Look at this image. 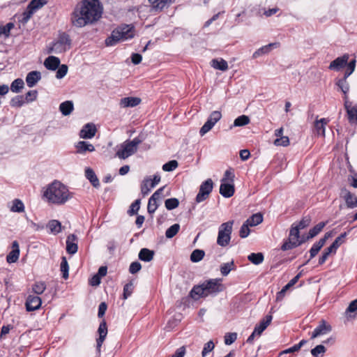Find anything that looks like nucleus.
Wrapping results in <instances>:
<instances>
[{
	"mask_svg": "<svg viewBox=\"0 0 357 357\" xmlns=\"http://www.w3.org/2000/svg\"><path fill=\"white\" fill-rule=\"evenodd\" d=\"M103 8L99 0H82L74 8L70 17L72 24L77 28L97 22L102 16Z\"/></svg>",
	"mask_w": 357,
	"mask_h": 357,
	"instance_id": "f257e3e1",
	"label": "nucleus"
},
{
	"mask_svg": "<svg viewBox=\"0 0 357 357\" xmlns=\"http://www.w3.org/2000/svg\"><path fill=\"white\" fill-rule=\"evenodd\" d=\"M73 197L68 188L61 181L54 180L43 188V199L49 204L61 206Z\"/></svg>",
	"mask_w": 357,
	"mask_h": 357,
	"instance_id": "f03ea898",
	"label": "nucleus"
},
{
	"mask_svg": "<svg viewBox=\"0 0 357 357\" xmlns=\"http://www.w3.org/2000/svg\"><path fill=\"white\" fill-rule=\"evenodd\" d=\"M135 35V31L132 25L123 24L113 30L111 36L105 40V44L107 46H113L119 42L132 38Z\"/></svg>",
	"mask_w": 357,
	"mask_h": 357,
	"instance_id": "7ed1b4c3",
	"label": "nucleus"
},
{
	"mask_svg": "<svg viewBox=\"0 0 357 357\" xmlns=\"http://www.w3.org/2000/svg\"><path fill=\"white\" fill-rule=\"evenodd\" d=\"M142 142L139 137L132 140H126L117 147L116 155L120 159H126L137 151L138 145Z\"/></svg>",
	"mask_w": 357,
	"mask_h": 357,
	"instance_id": "20e7f679",
	"label": "nucleus"
},
{
	"mask_svg": "<svg viewBox=\"0 0 357 357\" xmlns=\"http://www.w3.org/2000/svg\"><path fill=\"white\" fill-rule=\"evenodd\" d=\"M234 221H228L220 225L218 229L217 243L220 246L225 247L229 245L231 240Z\"/></svg>",
	"mask_w": 357,
	"mask_h": 357,
	"instance_id": "39448f33",
	"label": "nucleus"
},
{
	"mask_svg": "<svg viewBox=\"0 0 357 357\" xmlns=\"http://www.w3.org/2000/svg\"><path fill=\"white\" fill-rule=\"evenodd\" d=\"M70 47V39L68 34H61L58 40L52 44V51L55 54L64 52Z\"/></svg>",
	"mask_w": 357,
	"mask_h": 357,
	"instance_id": "423d86ee",
	"label": "nucleus"
},
{
	"mask_svg": "<svg viewBox=\"0 0 357 357\" xmlns=\"http://www.w3.org/2000/svg\"><path fill=\"white\" fill-rule=\"evenodd\" d=\"M213 187V183L211 178H208L204 182H203L201 184L199 192L196 196V202L197 203H200L206 200L212 192Z\"/></svg>",
	"mask_w": 357,
	"mask_h": 357,
	"instance_id": "0eeeda50",
	"label": "nucleus"
},
{
	"mask_svg": "<svg viewBox=\"0 0 357 357\" xmlns=\"http://www.w3.org/2000/svg\"><path fill=\"white\" fill-rule=\"evenodd\" d=\"M221 279H211L204 283L207 296L215 294L223 291L224 287L221 283Z\"/></svg>",
	"mask_w": 357,
	"mask_h": 357,
	"instance_id": "6e6552de",
	"label": "nucleus"
},
{
	"mask_svg": "<svg viewBox=\"0 0 357 357\" xmlns=\"http://www.w3.org/2000/svg\"><path fill=\"white\" fill-rule=\"evenodd\" d=\"M160 181V176L158 174H155L153 176V178L146 177L142 181L141 185V192L145 196L147 195L151 190L156 185L159 183Z\"/></svg>",
	"mask_w": 357,
	"mask_h": 357,
	"instance_id": "1a4fd4ad",
	"label": "nucleus"
},
{
	"mask_svg": "<svg viewBox=\"0 0 357 357\" xmlns=\"http://www.w3.org/2000/svg\"><path fill=\"white\" fill-rule=\"evenodd\" d=\"M41 304V298L39 296L35 295L28 296L25 303L26 309L28 312L38 310L40 307Z\"/></svg>",
	"mask_w": 357,
	"mask_h": 357,
	"instance_id": "9d476101",
	"label": "nucleus"
},
{
	"mask_svg": "<svg viewBox=\"0 0 357 357\" xmlns=\"http://www.w3.org/2000/svg\"><path fill=\"white\" fill-rule=\"evenodd\" d=\"M340 195L344 199L347 208H354L357 207V197L355 195L347 189H342Z\"/></svg>",
	"mask_w": 357,
	"mask_h": 357,
	"instance_id": "9b49d317",
	"label": "nucleus"
},
{
	"mask_svg": "<svg viewBox=\"0 0 357 357\" xmlns=\"http://www.w3.org/2000/svg\"><path fill=\"white\" fill-rule=\"evenodd\" d=\"M349 58V56L347 54L337 57L330 63L328 68L331 70L339 71L347 64Z\"/></svg>",
	"mask_w": 357,
	"mask_h": 357,
	"instance_id": "f8f14e48",
	"label": "nucleus"
},
{
	"mask_svg": "<svg viewBox=\"0 0 357 357\" xmlns=\"http://www.w3.org/2000/svg\"><path fill=\"white\" fill-rule=\"evenodd\" d=\"M331 330V326L328 324L326 321L321 320L319 325L312 332L311 337L314 339L319 336L326 335L330 333Z\"/></svg>",
	"mask_w": 357,
	"mask_h": 357,
	"instance_id": "ddd939ff",
	"label": "nucleus"
},
{
	"mask_svg": "<svg viewBox=\"0 0 357 357\" xmlns=\"http://www.w3.org/2000/svg\"><path fill=\"white\" fill-rule=\"evenodd\" d=\"M96 132V128L93 123H89L83 126L79 132V137L82 139H91Z\"/></svg>",
	"mask_w": 357,
	"mask_h": 357,
	"instance_id": "4468645a",
	"label": "nucleus"
},
{
	"mask_svg": "<svg viewBox=\"0 0 357 357\" xmlns=\"http://www.w3.org/2000/svg\"><path fill=\"white\" fill-rule=\"evenodd\" d=\"M98 333L99 334V337L97 339V350L98 353H100L101 346L107 335V327L105 321H102L100 324Z\"/></svg>",
	"mask_w": 357,
	"mask_h": 357,
	"instance_id": "2eb2a0df",
	"label": "nucleus"
},
{
	"mask_svg": "<svg viewBox=\"0 0 357 357\" xmlns=\"http://www.w3.org/2000/svg\"><path fill=\"white\" fill-rule=\"evenodd\" d=\"M151 4V10L154 12H160L172 4L174 0H148Z\"/></svg>",
	"mask_w": 357,
	"mask_h": 357,
	"instance_id": "dca6fc26",
	"label": "nucleus"
},
{
	"mask_svg": "<svg viewBox=\"0 0 357 357\" xmlns=\"http://www.w3.org/2000/svg\"><path fill=\"white\" fill-rule=\"evenodd\" d=\"M77 238L74 234H70L66 239V251L70 255H74L77 252Z\"/></svg>",
	"mask_w": 357,
	"mask_h": 357,
	"instance_id": "f3484780",
	"label": "nucleus"
},
{
	"mask_svg": "<svg viewBox=\"0 0 357 357\" xmlns=\"http://www.w3.org/2000/svg\"><path fill=\"white\" fill-rule=\"evenodd\" d=\"M76 153L79 154H85L86 152H93L94 146L86 141H79L75 144Z\"/></svg>",
	"mask_w": 357,
	"mask_h": 357,
	"instance_id": "a211bd4d",
	"label": "nucleus"
},
{
	"mask_svg": "<svg viewBox=\"0 0 357 357\" xmlns=\"http://www.w3.org/2000/svg\"><path fill=\"white\" fill-rule=\"evenodd\" d=\"M234 183H221L220 186V195L226 198H229L234 194Z\"/></svg>",
	"mask_w": 357,
	"mask_h": 357,
	"instance_id": "6ab92c4d",
	"label": "nucleus"
},
{
	"mask_svg": "<svg viewBox=\"0 0 357 357\" xmlns=\"http://www.w3.org/2000/svg\"><path fill=\"white\" fill-rule=\"evenodd\" d=\"M20 256V248L17 241H15L12 243V250L7 255L6 260L9 264L15 263L17 261Z\"/></svg>",
	"mask_w": 357,
	"mask_h": 357,
	"instance_id": "aec40b11",
	"label": "nucleus"
},
{
	"mask_svg": "<svg viewBox=\"0 0 357 357\" xmlns=\"http://www.w3.org/2000/svg\"><path fill=\"white\" fill-rule=\"evenodd\" d=\"M273 317L271 314L266 315L259 324L256 325L255 327V333H257V335L260 336L261 334L264 332V331L268 327V326L271 324L272 321Z\"/></svg>",
	"mask_w": 357,
	"mask_h": 357,
	"instance_id": "412c9836",
	"label": "nucleus"
},
{
	"mask_svg": "<svg viewBox=\"0 0 357 357\" xmlns=\"http://www.w3.org/2000/svg\"><path fill=\"white\" fill-rule=\"evenodd\" d=\"M41 79V73L39 71L33 70L29 73L26 77V82L29 87L34 86Z\"/></svg>",
	"mask_w": 357,
	"mask_h": 357,
	"instance_id": "4be33fe9",
	"label": "nucleus"
},
{
	"mask_svg": "<svg viewBox=\"0 0 357 357\" xmlns=\"http://www.w3.org/2000/svg\"><path fill=\"white\" fill-rule=\"evenodd\" d=\"M300 229H298L296 225L293 224L291 225L290 231H289V240L292 241L294 242L293 243L294 245H300L303 241L300 239Z\"/></svg>",
	"mask_w": 357,
	"mask_h": 357,
	"instance_id": "5701e85b",
	"label": "nucleus"
},
{
	"mask_svg": "<svg viewBox=\"0 0 357 357\" xmlns=\"http://www.w3.org/2000/svg\"><path fill=\"white\" fill-rule=\"evenodd\" d=\"M141 102V99L137 97H126L120 100L121 107H133Z\"/></svg>",
	"mask_w": 357,
	"mask_h": 357,
	"instance_id": "b1692460",
	"label": "nucleus"
},
{
	"mask_svg": "<svg viewBox=\"0 0 357 357\" xmlns=\"http://www.w3.org/2000/svg\"><path fill=\"white\" fill-rule=\"evenodd\" d=\"M60 65V59L54 56H48L44 61L45 67L50 70H56Z\"/></svg>",
	"mask_w": 357,
	"mask_h": 357,
	"instance_id": "393cba45",
	"label": "nucleus"
},
{
	"mask_svg": "<svg viewBox=\"0 0 357 357\" xmlns=\"http://www.w3.org/2000/svg\"><path fill=\"white\" fill-rule=\"evenodd\" d=\"M9 209L13 213H23L25 210L24 203L20 199H13L8 205Z\"/></svg>",
	"mask_w": 357,
	"mask_h": 357,
	"instance_id": "a878e982",
	"label": "nucleus"
},
{
	"mask_svg": "<svg viewBox=\"0 0 357 357\" xmlns=\"http://www.w3.org/2000/svg\"><path fill=\"white\" fill-rule=\"evenodd\" d=\"M190 296L195 300H197L200 297L207 296L204 283L201 285L194 287L190 291Z\"/></svg>",
	"mask_w": 357,
	"mask_h": 357,
	"instance_id": "bb28decb",
	"label": "nucleus"
},
{
	"mask_svg": "<svg viewBox=\"0 0 357 357\" xmlns=\"http://www.w3.org/2000/svg\"><path fill=\"white\" fill-rule=\"evenodd\" d=\"M46 227L49 229V232L54 235L58 234L61 231V223L57 220H50Z\"/></svg>",
	"mask_w": 357,
	"mask_h": 357,
	"instance_id": "cd10ccee",
	"label": "nucleus"
},
{
	"mask_svg": "<svg viewBox=\"0 0 357 357\" xmlns=\"http://www.w3.org/2000/svg\"><path fill=\"white\" fill-rule=\"evenodd\" d=\"M278 46V44L276 43H270L268 45H264V46L260 47L259 49H258L257 50H256L253 53L252 58L257 59L264 54H268V52H270L272 47H277Z\"/></svg>",
	"mask_w": 357,
	"mask_h": 357,
	"instance_id": "c85d7f7f",
	"label": "nucleus"
},
{
	"mask_svg": "<svg viewBox=\"0 0 357 357\" xmlns=\"http://www.w3.org/2000/svg\"><path fill=\"white\" fill-rule=\"evenodd\" d=\"M347 78L345 76H344L343 78L339 79L336 81V85L338 86L339 89L344 93V100H347V93L349 91V84L347 82Z\"/></svg>",
	"mask_w": 357,
	"mask_h": 357,
	"instance_id": "c756f323",
	"label": "nucleus"
},
{
	"mask_svg": "<svg viewBox=\"0 0 357 357\" xmlns=\"http://www.w3.org/2000/svg\"><path fill=\"white\" fill-rule=\"evenodd\" d=\"M85 176L94 188H97L100 186L99 180L92 169L88 167L85 169Z\"/></svg>",
	"mask_w": 357,
	"mask_h": 357,
	"instance_id": "7c9ffc66",
	"label": "nucleus"
},
{
	"mask_svg": "<svg viewBox=\"0 0 357 357\" xmlns=\"http://www.w3.org/2000/svg\"><path fill=\"white\" fill-rule=\"evenodd\" d=\"M328 121H329L325 118L315 121L314 128L318 135H321L323 137L325 135V126L328 124Z\"/></svg>",
	"mask_w": 357,
	"mask_h": 357,
	"instance_id": "2f4dec72",
	"label": "nucleus"
},
{
	"mask_svg": "<svg viewBox=\"0 0 357 357\" xmlns=\"http://www.w3.org/2000/svg\"><path fill=\"white\" fill-rule=\"evenodd\" d=\"M211 66L217 70L222 71H226L228 70V63L223 59H215L211 61Z\"/></svg>",
	"mask_w": 357,
	"mask_h": 357,
	"instance_id": "473e14b6",
	"label": "nucleus"
},
{
	"mask_svg": "<svg viewBox=\"0 0 357 357\" xmlns=\"http://www.w3.org/2000/svg\"><path fill=\"white\" fill-rule=\"evenodd\" d=\"M74 109V105L72 101L66 100L61 102L59 105V110L64 116L70 114Z\"/></svg>",
	"mask_w": 357,
	"mask_h": 357,
	"instance_id": "72a5a7b5",
	"label": "nucleus"
},
{
	"mask_svg": "<svg viewBox=\"0 0 357 357\" xmlns=\"http://www.w3.org/2000/svg\"><path fill=\"white\" fill-rule=\"evenodd\" d=\"M154 255V252L148 248H142L139 252V259L144 261H151Z\"/></svg>",
	"mask_w": 357,
	"mask_h": 357,
	"instance_id": "f704fd0d",
	"label": "nucleus"
},
{
	"mask_svg": "<svg viewBox=\"0 0 357 357\" xmlns=\"http://www.w3.org/2000/svg\"><path fill=\"white\" fill-rule=\"evenodd\" d=\"M344 106L347 109L350 121H356L357 123V105L351 106L348 100H345Z\"/></svg>",
	"mask_w": 357,
	"mask_h": 357,
	"instance_id": "c9c22d12",
	"label": "nucleus"
},
{
	"mask_svg": "<svg viewBox=\"0 0 357 357\" xmlns=\"http://www.w3.org/2000/svg\"><path fill=\"white\" fill-rule=\"evenodd\" d=\"M263 221V217L260 213H255L250 217L245 222L250 227L257 226Z\"/></svg>",
	"mask_w": 357,
	"mask_h": 357,
	"instance_id": "e433bc0d",
	"label": "nucleus"
},
{
	"mask_svg": "<svg viewBox=\"0 0 357 357\" xmlns=\"http://www.w3.org/2000/svg\"><path fill=\"white\" fill-rule=\"evenodd\" d=\"M324 245V239H319V241L313 244L311 249L310 250V259L314 258L321 248Z\"/></svg>",
	"mask_w": 357,
	"mask_h": 357,
	"instance_id": "4c0bfd02",
	"label": "nucleus"
},
{
	"mask_svg": "<svg viewBox=\"0 0 357 357\" xmlns=\"http://www.w3.org/2000/svg\"><path fill=\"white\" fill-rule=\"evenodd\" d=\"M221 118V112L220 111H214L210 114L206 123H209V125L213 127L215 123L220 120Z\"/></svg>",
	"mask_w": 357,
	"mask_h": 357,
	"instance_id": "58836bf2",
	"label": "nucleus"
},
{
	"mask_svg": "<svg viewBox=\"0 0 357 357\" xmlns=\"http://www.w3.org/2000/svg\"><path fill=\"white\" fill-rule=\"evenodd\" d=\"M234 268H235V266H234V261H231L229 262L224 263V264H221L220 270L221 274L223 276H227L230 273L231 271L234 269Z\"/></svg>",
	"mask_w": 357,
	"mask_h": 357,
	"instance_id": "ea45409f",
	"label": "nucleus"
},
{
	"mask_svg": "<svg viewBox=\"0 0 357 357\" xmlns=\"http://www.w3.org/2000/svg\"><path fill=\"white\" fill-rule=\"evenodd\" d=\"M325 225L326 222H321L318 223L317 225H315L314 227L310 229L307 238H312L316 236L319 232L321 231Z\"/></svg>",
	"mask_w": 357,
	"mask_h": 357,
	"instance_id": "a19ab883",
	"label": "nucleus"
},
{
	"mask_svg": "<svg viewBox=\"0 0 357 357\" xmlns=\"http://www.w3.org/2000/svg\"><path fill=\"white\" fill-rule=\"evenodd\" d=\"M248 259L250 261L255 265L260 264L264 261V255L261 252L251 253L248 255Z\"/></svg>",
	"mask_w": 357,
	"mask_h": 357,
	"instance_id": "79ce46f5",
	"label": "nucleus"
},
{
	"mask_svg": "<svg viewBox=\"0 0 357 357\" xmlns=\"http://www.w3.org/2000/svg\"><path fill=\"white\" fill-rule=\"evenodd\" d=\"M250 123V119L248 116L245 115H241L238 117H237L234 121L232 126H231V128L232 127H240V126H244L248 125Z\"/></svg>",
	"mask_w": 357,
	"mask_h": 357,
	"instance_id": "37998d69",
	"label": "nucleus"
},
{
	"mask_svg": "<svg viewBox=\"0 0 357 357\" xmlns=\"http://www.w3.org/2000/svg\"><path fill=\"white\" fill-rule=\"evenodd\" d=\"M357 314V299L351 301L346 310L345 314L348 318H353L354 315L352 314Z\"/></svg>",
	"mask_w": 357,
	"mask_h": 357,
	"instance_id": "c03bdc74",
	"label": "nucleus"
},
{
	"mask_svg": "<svg viewBox=\"0 0 357 357\" xmlns=\"http://www.w3.org/2000/svg\"><path fill=\"white\" fill-rule=\"evenodd\" d=\"M205 255L204 251L202 250L196 249L190 255V260L192 262H199L201 261Z\"/></svg>",
	"mask_w": 357,
	"mask_h": 357,
	"instance_id": "a18cd8bd",
	"label": "nucleus"
},
{
	"mask_svg": "<svg viewBox=\"0 0 357 357\" xmlns=\"http://www.w3.org/2000/svg\"><path fill=\"white\" fill-rule=\"evenodd\" d=\"M46 289V284L44 282H36L32 286V291L37 295L42 294Z\"/></svg>",
	"mask_w": 357,
	"mask_h": 357,
	"instance_id": "49530a36",
	"label": "nucleus"
},
{
	"mask_svg": "<svg viewBox=\"0 0 357 357\" xmlns=\"http://www.w3.org/2000/svg\"><path fill=\"white\" fill-rule=\"evenodd\" d=\"M24 83L22 79H16L12 82L10 90L14 93H18L24 87Z\"/></svg>",
	"mask_w": 357,
	"mask_h": 357,
	"instance_id": "de8ad7c7",
	"label": "nucleus"
},
{
	"mask_svg": "<svg viewBox=\"0 0 357 357\" xmlns=\"http://www.w3.org/2000/svg\"><path fill=\"white\" fill-rule=\"evenodd\" d=\"M179 205V201L176 198H169L165 200V208L169 210H173L177 208Z\"/></svg>",
	"mask_w": 357,
	"mask_h": 357,
	"instance_id": "09e8293b",
	"label": "nucleus"
},
{
	"mask_svg": "<svg viewBox=\"0 0 357 357\" xmlns=\"http://www.w3.org/2000/svg\"><path fill=\"white\" fill-rule=\"evenodd\" d=\"M180 229V225L178 224H174L169 227L165 232V236L167 238H172L178 232Z\"/></svg>",
	"mask_w": 357,
	"mask_h": 357,
	"instance_id": "8fccbe9b",
	"label": "nucleus"
},
{
	"mask_svg": "<svg viewBox=\"0 0 357 357\" xmlns=\"http://www.w3.org/2000/svg\"><path fill=\"white\" fill-rule=\"evenodd\" d=\"M68 271L69 266L68 261L66 260V258L65 257H63L62 261L61 262V271L64 279H67L68 278Z\"/></svg>",
	"mask_w": 357,
	"mask_h": 357,
	"instance_id": "3c124183",
	"label": "nucleus"
},
{
	"mask_svg": "<svg viewBox=\"0 0 357 357\" xmlns=\"http://www.w3.org/2000/svg\"><path fill=\"white\" fill-rule=\"evenodd\" d=\"M234 174L231 169H227L224 174L221 183H234Z\"/></svg>",
	"mask_w": 357,
	"mask_h": 357,
	"instance_id": "603ef678",
	"label": "nucleus"
},
{
	"mask_svg": "<svg viewBox=\"0 0 357 357\" xmlns=\"http://www.w3.org/2000/svg\"><path fill=\"white\" fill-rule=\"evenodd\" d=\"M25 102H26L23 96H17L11 99L10 105L12 107H19L22 106Z\"/></svg>",
	"mask_w": 357,
	"mask_h": 357,
	"instance_id": "864d4df0",
	"label": "nucleus"
},
{
	"mask_svg": "<svg viewBox=\"0 0 357 357\" xmlns=\"http://www.w3.org/2000/svg\"><path fill=\"white\" fill-rule=\"evenodd\" d=\"M178 167V162L175 160H170L162 165V170L165 172H172Z\"/></svg>",
	"mask_w": 357,
	"mask_h": 357,
	"instance_id": "5fc2aeb1",
	"label": "nucleus"
},
{
	"mask_svg": "<svg viewBox=\"0 0 357 357\" xmlns=\"http://www.w3.org/2000/svg\"><path fill=\"white\" fill-rule=\"evenodd\" d=\"M158 200H155L154 197H150L149 199L147 210L149 213H153L158 207L157 204Z\"/></svg>",
	"mask_w": 357,
	"mask_h": 357,
	"instance_id": "6e6d98bb",
	"label": "nucleus"
},
{
	"mask_svg": "<svg viewBox=\"0 0 357 357\" xmlns=\"http://www.w3.org/2000/svg\"><path fill=\"white\" fill-rule=\"evenodd\" d=\"M133 292V284L132 282H130L125 284L123 287V299H127Z\"/></svg>",
	"mask_w": 357,
	"mask_h": 357,
	"instance_id": "4d7b16f0",
	"label": "nucleus"
},
{
	"mask_svg": "<svg viewBox=\"0 0 357 357\" xmlns=\"http://www.w3.org/2000/svg\"><path fill=\"white\" fill-rule=\"evenodd\" d=\"M237 339L236 333H228L225 335V344L226 345H230L233 344Z\"/></svg>",
	"mask_w": 357,
	"mask_h": 357,
	"instance_id": "13d9d810",
	"label": "nucleus"
},
{
	"mask_svg": "<svg viewBox=\"0 0 357 357\" xmlns=\"http://www.w3.org/2000/svg\"><path fill=\"white\" fill-rule=\"evenodd\" d=\"M68 66L65 64L59 66L58 70L56 71V77L57 79H62L68 73Z\"/></svg>",
	"mask_w": 357,
	"mask_h": 357,
	"instance_id": "bf43d9fd",
	"label": "nucleus"
},
{
	"mask_svg": "<svg viewBox=\"0 0 357 357\" xmlns=\"http://www.w3.org/2000/svg\"><path fill=\"white\" fill-rule=\"evenodd\" d=\"M215 344L212 340H210L206 343L202 351V356L205 357L209 352L213 350Z\"/></svg>",
	"mask_w": 357,
	"mask_h": 357,
	"instance_id": "052dcab7",
	"label": "nucleus"
},
{
	"mask_svg": "<svg viewBox=\"0 0 357 357\" xmlns=\"http://www.w3.org/2000/svg\"><path fill=\"white\" fill-rule=\"evenodd\" d=\"M47 2V0H32L29 4L36 11L45 5Z\"/></svg>",
	"mask_w": 357,
	"mask_h": 357,
	"instance_id": "680f3d73",
	"label": "nucleus"
},
{
	"mask_svg": "<svg viewBox=\"0 0 357 357\" xmlns=\"http://www.w3.org/2000/svg\"><path fill=\"white\" fill-rule=\"evenodd\" d=\"M273 144L275 146H287L289 144V139L287 136L281 137L275 139Z\"/></svg>",
	"mask_w": 357,
	"mask_h": 357,
	"instance_id": "e2e57ef3",
	"label": "nucleus"
},
{
	"mask_svg": "<svg viewBox=\"0 0 357 357\" xmlns=\"http://www.w3.org/2000/svg\"><path fill=\"white\" fill-rule=\"evenodd\" d=\"M35 12L36 10L29 4L26 10L23 13V21L26 22Z\"/></svg>",
	"mask_w": 357,
	"mask_h": 357,
	"instance_id": "0e129e2a",
	"label": "nucleus"
},
{
	"mask_svg": "<svg viewBox=\"0 0 357 357\" xmlns=\"http://www.w3.org/2000/svg\"><path fill=\"white\" fill-rule=\"evenodd\" d=\"M310 222H311V219L310 217H305L299 222L294 223V224L296 225V226L298 229H303L305 227H307V226H309V225L310 224Z\"/></svg>",
	"mask_w": 357,
	"mask_h": 357,
	"instance_id": "69168bd1",
	"label": "nucleus"
},
{
	"mask_svg": "<svg viewBox=\"0 0 357 357\" xmlns=\"http://www.w3.org/2000/svg\"><path fill=\"white\" fill-rule=\"evenodd\" d=\"M249 227L250 226L245 222L242 225L239 231V236L241 238H246L250 234Z\"/></svg>",
	"mask_w": 357,
	"mask_h": 357,
	"instance_id": "338daca9",
	"label": "nucleus"
},
{
	"mask_svg": "<svg viewBox=\"0 0 357 357\" xmlns=\"http://www.w3.org/2000/svg\"><path fill=\"white\" fill-rule=\"evenodd\" d=\"M326 351L324 346L319 344L316 346L311 350V354L314 357H318L319 354H324Z\"/></svg>",
	"mask_w": 357,
	"mask_h": 357,
	"instance_id": "774afa93",
	"label": "nucleus"
}]
</instances>
